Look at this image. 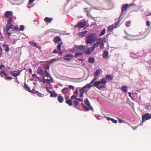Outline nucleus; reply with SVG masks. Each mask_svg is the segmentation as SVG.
Returning a JSON list of instances; mask_svg holds the SVG:
<instances>
[{
  "label": "nucleus",
  "instance_id": "48",
  "mask_svg": "<svg viewBox=\"0 0 151 151\" xmlns=\"http://www.w3.org/2000/svg\"><path fill=\"white\" fill-rule=\"evenodd\" d=\"M104 117L106 118L108 121L111 120L112 118L109 117H107L106 116H104Z\"/></svg>",
  "mask_w": 151,
  "mask_h": 151
},
{
  "label": "nucleus",
  "instance_id": "15",
  "mask_svg": "<svg viewBox=\"0 0 151 151\" xmlns=\"http://www.w3.org/2000/svg\"><path fill=\"white\" fill-rule=\"evenodd\" d=\"M32 93H35L39 97H43L44 96V94H42L41 93H39L38 91H36L35 90L32 89Z\"/></svg>",
  "mask_w": 151,
  "mask_h": 151
},
{
  "label": "nucleus",
  "instance_id": "45",
  "mask_svg": "<svg viewBox=\"0 0 151 151\" xmlns=\"http://www.w3.org/2000/svg\"><path fill=\"white\" fill-rule=\"evenodd\" d=\"M53 53H60L61 55L62 54V53H63L62 52H58L56 50H55V49L54 50H53Z\"/></svg>",
  "mask_w": 151,
  "mask_h": 151
},
{
  "label": "nucleus",
  "instance_id": "36",
  "mask_svg": "<svg viewBox=\"0 0 151 151\" xmlns=\"http://www.w3.org/2000/svg\"><path fill=\"white\" fill-rule=\"evenodd\" d=\"M108 80H112L113 79V77L110 75H108L106 76L105 77Z\"/></svg>",
  "mask_w": 151,
  "mask_h": 151
},
{
  "label": "nucleus",
  "instance_id": "8",
  "mask_svg": "<svg viewBox=\"0 0 151 151\" xmlns=\"http://www.w3.org/2000/svg\"><path fill=\"white\" fill-rule=\"evenodd\" d=\"M118 24V22H116L114 24L109 26L107 30V31L108 32L112 31L113 29L116 27Z\"/></svg>",
  "mask_w": 151,
  "mask_h": 151
},
{
  "label": "nucleus",
  "instance_id": "39",
  "mask_svg": "<svg viewBox=\"0 0 151 151\" xmlns=\"http://www.w3.org/2000/svg\"><path fill=\"white\" fill-rule=\"evenodd\" d=\"M6 27H8L9 28V29H10L13 28V25L12 24H11L10 25H8L7 24Z\"/></svg>",
  "mask_w": 151,
  "mask_h": 151
},
{
  "label": "nucleus",
  "instance_id": "29",
  "mask_svg": "<svg viewBox=\"0 0 151 151\" xmlns=\"http://www.w3.org/2000/svg\"><path fill=\"white\" fill-rule=\"evenodd\" d=\"M9 19L7 20V24L8 25L10 24L11 23L13 22V17L8 18Z\"/></svg>",
  "mask_w": 151,
  "mask_h": 151
},
{
  "label": "nucleus",
  "instance_id": "4",
  "mask_svg": "<svg viewBox=\"0 0 151 151\" xmlns=\"http://www.w3.org/2000/svg\"><path fill=\"white\" fill-rule=\"evenodd\" d=\"M53 41L55 43H58L60 41H61L60 43H59L57 46L58 50L60 51L61 50V46L63 44V42L61 41V40L60 37L58 36H55L53 39Z\"/></svg>",
  "mask_w": 151,
  "mask_h": 151
},
{
  "label": "nucleus",
  "instance_id": "32",
  "mask_svg": "<svg viewBox=\"0 0 151 151\" xmlns=\"http://www.w3.org/2000/svg\"><path fill=\"white\" fill-rule=\"evenodd\" d=\"M83 55V53L82 52H78L76 53L74 55V57H77L78 56H81Z\"/></svg>",
  "mask_w": 151,
  "mask_h": 151
},
{
  "label": "nucleus",
  "instance_id": "51",
  "mask_svg": "<svg viewBox=\"0 0 151 151\" xmlns=\"http://www.w3.org/2000/svg\"><path fill=\"white\" fill-rule=\"evenodd\" d=\"M150 22L149 21H147L146 22V25L148 27H149L150 26Z\"/></svg>",
  "mask_w": 151,
  "mask_h": 151
},
{
  "label": "nucleus",
  "instance_id": "10",
  "mask_svg": "<svg viewBox=\"0 0 151 151\" xmlns=\"http://www.w3.org/2000/svg\"><path fill=\"white\" fill-rule=\"evenodd\" d=\"M21 70H17L11 71L12 75L14 77H16L20 75Z\"/></svg>",
  "mask_w": 151,
  "mask_h": 151
},
{
  "label": "nucleus",
  "instance_id": "40",
  "mask_svg": "<svg viewBox=\"0 0 151 151\" xmlns=\"http://www.w3.org/2000/svg\"><path fill=\"white\" fill-rule=\"evenodd\" d=\"M77 98L76 96L75 95H73L72 96H71L70 99L71 100H73L75 99H76Z\"/></svg>",
  "mask_w": 151,
  "mask_h": 151
},
{
  "label": "nucleus",
  "instance_id": "44",
  "mask_svg": "<svg viewBox=\"0 0 151 151\" xmlns=\"http://www.w3.org/2000/svg\"><path fill=\"white\" fill-rule=\"evenodd\" d=\"M97 78L95 77L92 80L91 82V84H92L93 83H94V81H96V80Z\"/></svg>",
  "mask_w": 151,
  "mask_h": 151
},
{
  "label": "nucleus",
  "instance_id": "16",
  "mask_svg": "<svg viewBox=\"0 0 151 151\" xmlns=\"http://www.w3.org/2000/svg\"><path fill=\"white\" fill-rule=\"evenodd\" d=\"M70 51L72 53L79 51L77 47V45H74L73 47V49H70Z\"/></svg>",
  "mask_w": 151,
  "mask_h": 151
},
{
  "label": "nucleus",
  "instance_id": "56",
  "mask_svg": "<svg viewBox=\"0 0 151 151\" xmlns=\"http://www.w3.org/2000/svg\"><path fill=\"white\" fill-rule=\"evenodd\" d=\"M7 35H8V36L9 38H10V36L11 35L12 33H10L9 32H7Z\"/></svg>",
  "mask_w": 151,
  "mask_h": 151
},
{
  "label": "nucleus",
  "instance_id": "34",
  "mask_svg": "<svg viewBox=\"0 0 151 151\" xmlns=\"http://www.w3.org/2000/svg\"><path fill=\"white\" fill-rule=\"evenodd\" d=\"M68 88H65L62 90V92L63 94H65L68 92Z\"/></svg>",
  "mask_w": 151,
  "mask_h": 151
},
{
  "label": "nucleus",
  "instance_id": "25",
  "mask_svg": "<svg viewBox=\"0 0 151 151\" xmlns=\"http://www.w3.org/2000/svg\"><path fill=\"white\" fill-rule=\"evenodd\" d=\"M58 99L59 102L60 103H62L64 101L63 97L61 96H59L58 97Z\"/></svg>",
  "mask_w": 151,
  "mask_h": 151
},
{
  "label": "nucleus",
  "instance_id": "27",
  "mask_svg": "<svg viewBox=\"0 0 151 151\" xmlns=\"http://www.w3.org/2000/svg\"><path fill=\"white\" fill-rule=\"evenodd\" d=\"M57 96V94L54 91L50 93V97H56Z\"/></svg>",
  "mask_w": 151,
  "mask_h": 151
},
{
  "label": "nucleus",
  "instance_id": "41",
  "mask_svg": "<svg viewBox=\"0 0 151 151\" xmlns=\"http://www.w3.org/2000/svg\"><path fill=\"white\" fill-rule=\"evenodd\" d=\"M126 25L127 27H129L130 25V23L129 22H126Z\"/></svg>",
  "mask_w": 151,
  "mask_h": 151
},
{
  "label": "nucleus",
  "instance_id": "31",
  "mask_svg": "<svg viewBox=\"0 0 151 151\" xmlns=\"http://www.w3.org/2000/svg\"><path fill=\"white\" fill-rule=\"evenodd\" d=\"M24 87L26 88V90L32 93V91L30 90L28 86L25 83H24Z\"/></svg>",
  "mask_w": 151,
  "mask_h": 151
},
{
  "label": "nucleus",
  "instance_id": "52",
  "mask_svg": "<svg viewBox=\"0 0 151 151\" xmlns=\"http://www.w3.org/2000/svg\"><path fill=\"white\" fill-rule=\"evenodd\" d=\"M69 87L70 88L72 89H74V86L72 85H69Z\"/></svg>",
  "mask_w": 151,
  "mask_h": 151
},
{
  "label": "nucleus",
  "instance_id": "49",
  "mask_svg": "<svg viewBox=\"0 0 151 151\" xmlns=\"http://www.w3.org/2000/svg\"><path fill=\"white\" fill-rule=\"evenodd\" d=\"M76 100H77L78 101H82V102H83V99H81V98H77Z\"/></svg>",
  "mask_w": 151,
  "mask_h": 151
},
{
  "label": "nucleus",
  "instance_id": "23",
  "mask_svg": "<svg viewBox=\"0 0 151 151\" xmlns=\"http://www.w3.org/2000/svg\"><path fill=\"white\" fill-rule=\"evenodd\" d=\"M3 46L5 49V50L6 52H8L9 51V48L8 46L6 44L4 43L3 44Z\"/></svg>",
  "mask_w": 151,
  "mask_h": 151
},
{
  "label": "nucleus",
  "instance_id": "11",
  "mask_svg": "<svg viewBox=\"0 0 151 151\" xmlns=\"http://www.w3.org/2000/svg\"><path fill=\"white\" fill-rule=\"evenodd\" d=\"M99 40H97L96 42H94L93 46L91 47L92 51H94L96 47H98L99 45V42L98 41Z\"/></svg>",
  "mask_w": 151,
  "mask_h": 151
},
{
  "label": "nucleus",
  "instance_id": "18",
  "mask_svg": "<svg viewBox=\"0 0 151 151\" xmlns=\"http://www.w3.org/2000/svg\"><path fill=\"white\" fill-rule=\"evenodd\" d=\"M98 41L99 42V44H100V48L102 49L104 47V44L103 43V40L101 38H100L98 39Z\"/></svg>",
  "mask_w": 151,
  "mask_h": 151
},
{
  "label": "nucleus",
  "instance_id": "47",
  "mask_svg": "<svg viewBox=\"0 0 151 151\" xmlns=\"http://www.w3.org/2000/svg\"><path fill=\"white\" fill-rule=\"evenodd\" d=\"M113 123L116 124L117 123V121L116 120H115L113 118H112L111 120Z\"/></svg>",
  "mask_w": 151,
  "mask_h": 151
},
{
  "label": "nucleus",
  "instance_id": "22",
  "mask_svg": "<svg viewBox=\"0 0 151 151\" xmlns=\"http://www.w3.org/2000/svg\"><path fill=\"white\" fill-rule=\"evenodd\" d=\"M37 73L40 75H42L43 74V71L42 67H40L37 70Z\"/></svg>",
  "mask_w": 151,
  "mask_h": 151
},
{
  "label": "nucleus",
  "instance_id": "54",
  "mask_svg": "<svg viewBox=\"0 0 151 151\" xmlns=\"http://www.w3.org/2000/svg\"><path fill=\"white\" fill-rule=\"evenodd\" d=\"M46 76L47 78L49 77L50 78H52L50 76V75L48 73H47V74H46Z\"/></svg>",
  "mask_w": 151,
  "mask_h": 151
},
{
  "label": "nucleus",
  "instance_id": "20",
  "mask_svg": "<svg viewBox=\"0 0 151 151\" xmlns=\"http://www.w3.org/2000/svg\"><path fill=\"white\" fill-rule=\"evenodd\" d=\"M73 105L75 108L78 109H79V106H78V102L76 101H73Z\"/></svg>",
  "mask_w": 151,
  "mask_h": 151
},
{
  "label": "nucleus",
  "instance_id": "53",
  "mask_svg": "<svg viewBox=\"0 0 151 151\" xmlns=\"http://www.w3.org/2000/svg\"><path fill=\"white\" fill-rule=\"evenodd\" d=\"M2 54V49L1 47L0 46V57Z\"/></svg>",
  "mask_w": 151,
  "mask_h": 151
},
{
  "label": "nucleus",
  "instance_id": "62",
  "mask_svg": "<svg viewBox=\"0 0 151 151\" xmlns=\"http://www.w3.org/2000/svg\"><path fill=\"white\" fill-rule=\"evenodd\" d=\"M128 93H129V97H131V99H133L132 98L131 96L132 93L131 92H128Z\"/></svg>",
  "mask_w": 151,
  "mask_h": 151
},
{
  "label": "nucleus",
  "instance_id": "58",
  "mask_svg": "<svg viewBox=\"0 0 151 151\" xmlns=\"http://www.w3.org/2000/svg\"><path fill=\"white\" fill-rule=\"evenodd\" d=\"M88 31H84L82 32V33H83V35L84 36L85 35L87 32Z\"/></svg>",
  "mask_w": 151,
  "mask_h": 151
},
{
  "label": "nucleus",
  "instance_id": "64",
  "mask_svg": "<svg viewBox=\"0 0 151 151\" xmlns=\"http://www.w3.org/2000/svg\"><path fill=\"white\" fill-rule=\"evenodd\" d=\"M43 83H47V81H46V79H44L42 81Z\"/></svg>",
  "mask_w": 151,
  "mask_h": 151
},
{
  "label": "nucleus",
  "instance_id": "38",
  "mask_svg": "<svg viewBox=\"0 0 151 151\" xmlns=\"http://www.w3.org/2000/svg\"><path fill=\"white\" fill-rule=\"evenodd\" d=\"M105 31H106L105 29H104L101 33V34H100V36H101L104 35L105 33Z\"/></svg>",
  "mask_w": 151,
  "mask_h": 151
},
{
  "label": "nucleus",
  "instance_id": "55",
  "mask_svg": "<svg viewBox=\"0 0 151 151\" xmlns=\"http://www.w3.org/2000/svg\"><path fill=\"white\" fill-rule=\"evenodd\" d=\"M82 33V32L79 33V35L80 36H82V37L84 36L83 35V34Z\"/></svg>",
  "mask_w": 151,
  "mask_h": 151
},
{
  "label": "nucleus",
  "instance_id": "37",
  "mask_svg": "<svg viewBox=\"0 0 151 151\" xmlns=\"http://www.w3.org/2000/svg\"><path fill=\"white\" fill-rule=\"evenodd\" d=\"M46 81H47V83H50V82L52 83H53V80L52 78H50V79H46Z\"/></svg>",
  "mask_w": 151,
  "mask_h": 151
},
{
  "label": "nucleus",
  "instance_id": "3",
  "mask_svg": "<svg viewBox=\"0 0 151 151\" xmlns=\"http://www.w3.org/2000/svg\"><path fill=\"white\" fill-rule=\"evenodd\" d=\"M84 103L85 105H84L83 103H81V105L83 106L84 109L87 111L91 110L92 111L93 110V107L91 106L90 104L88 101V99H87L84 100Z\"/></svg>",
  "mask_w": 151,
  "mask_h": 151
},
{
  "label": "nucleus",
  "instance_id": "14",
  "mask_svg": "<svg viewBox=\"0 0 151 151\" xmlns=\"http://www.w3.org/2000/svg\"><path fill=\"white\" fill-rule=\"evenodd\" d=\"M93 51H92V50L91 49V47L88 48L87 50L86 49V48L85 47L83 52L86 54L90 55Z\"/></svg>",
  "mask_w": 151,
  "mask_h": 151
},
{
  "label": "nucleus",
  "instance_id": "35",
  "mask_svg": "<svg viewBox=\"0 0 151 151\" xmlns=\"http://www.w3.org/2000/svg\"><path fill=\"white\" fill-rule=\"evenodd\" d=\"M80 93L79 94V96L81 97H82L83 96V94L85 91V90L83 89L82 90V88L80 90Z\"/></svg>",
  "mask_w": 151,
  "mask_h": 151
},
{
  "label": "nucleus",
  "instance_id": "63",
  "mask_svg": "<svg viewBox=\"0 0 151 151\" xmlns=\"http://www.w3.org/2000/svg\"><path fill=\"white\" fill-rule=\"evenodd\" d=\"M122 14H121L119 16V21L118 22H118V23L119 22V21H120V19H121V17L122 16Z\"/></svg>",
  "mask_w": 151,
  "mask_h": 151
},
{
  "label": "nucleus",
  "instance_id": "21",
  "mask_svg": "<svg viewBox=\"0 0 151 151\" xmlns=\"http://www.w3.org/2000/svg\"><path fill=\"white\" fill-rule=\"evenodd\" d=\"M109 55V52L107 51H104L103 53V58H107Z\"/></svg>",
  "mask_w": 151,
  "mask_h": 151
},
{
  "label": "nucleus",
  "instance_id": "57",
  "mask_svg": "<svg viewBox=\"0 0 151 151\" xmlns=\"http://www.w3.org/2000/svg\"><path fill=\"white\" fill-rule=\"evenodd\" d=\"M46 90H47V91L49 93H50H50H51V92H52V91H50L48 88L47 87L46 88Z\"/></svg>",
  "mask_w": 151,
  "mask_h": 151
},
{
  "label": "nucleus",
  "instance_id": "26",
  "mask_svg": "<svg viewBox=\"0 0 151 151\" xmlns=\"http://www.w3.org/2000/svg\"><path fill=\"white\" fill-rule=\"evenodd\" d=\"M101 71V69H98L97 70L94 74V76L96 77L100 73Z\"/></svg>",
  "mask_w": 151,
  "mask_h": 151
},
{
  "label": "nucleus",
  "instance_id": "33",
  "mask_svg": "<svg viewBox=\"0 0 151 151\" xmlns=\"http://www.w3.org/2000/svg\"><path fill=\"white\" fill-rule=\"evenodd\" d=\"M88 60L90 63H93L95 61L94 58L93 57H90L88 59Z\"/></svg>",
  "mask_w": 151,
  "mask_h": 151
},
{
  "label": "nucleus",
  "instance_id": "13",
  "mask_svg": "<svg viewBox=\"0 0 151 151\" xmlns=\"http://www.w3.org/2000/svg\"><path fill=\"white\" fill-rule=\"evenodd\" d=\"M65 99L67 100L65 101V103L68 104L69 106H71L72 104L73 103L72 101V100H71V99H68L69 97L68 96H66L65 95Z\"/></svg>",
  "mask_w": 151,
  "mask_h": 151
},
{
  "label": "nucleus",
  "instance_id": "46",
  "mask_svg": "<svg viewBox=\"0 0 151 151\" xmlns=\"http://www.w3.org/2000/svg\"><path fill=\"white\" fill-rule=\"evenodd\" d=\"M13 29V31H17L19 29L18 27L17 26H15Z\"/></svg>",
  "mask_w": 151,
  "mask_h": 151
},
{
  "label": "nucleus",
  "instance_id": "24",
  "mask_svg": "<svg viewBox=\"0 0 151 151\" xmlns=\"http://www.w3.org/2000/svg\"><path fill=\"white\" fill-rule=\"evenodd\" d=\"M30 44L32 46H33L37 48H38L39 49L40 48V46L38 45L36 43L33 42H29Z\"/></svg>",
  "mask_w": 151,
  "mask_h": 151
},
{
  "label": "nucleus",
  "instance_id": "43",
  "mask_svg": "<svg viewBox=\"0 0 151 151\" xmlns=\"http://www.w3.org/2000/svg\"><path fill=\"white\" fill-rule=\"evenodd\" d=\"M4 39V37H3L1 32H0V40H3Z\"/></svg>",
  "mask_w": 151,
  "mask_h": 151
},
{
  "label": "nucleus",
  "instance_id": "19",
  "mask_svg": "<svg viewBox=\"0 0 151 151\" xmlns=\"http://www.w3.org/2000/svg\"><path fill=\"white\" fill-rule=\"evenodd\" d=\"M53 19L52 18H49L48 17H46L44 19L45 22L47 23H50L52 20Z\"/></svg>",
  "mask_w": 151,
  "mask_h": 151
},
{
  "label": "nucleus",
  "instance_id": "2",
  "mask_svg": "<svg viewBox=\"0 0 151 151\" xmlns=\"http://www.w3.org/2000/svg\"><path fill=\"white\" fill-rule=\"evenodd\" d=\"M98 39L96 34L91 33L87 36L85 42L87 44H92L93 42L96 41Z\"/></svg>",
  "mask_w": 151,
  "mask_h": 151
},
{
  "label": "nucleus",
  "instance_id": "42",
  "mask_svg": "<svg viewBox=\"0 0 151 151\" xmlns=\"http://www.w3.org/2000/svg\"><path fill=\"white\" fill-rule=\"evenodd\" d=\"M24 26L23 25H21L19 28L20 30H23L24 29Z\"/></svg>",
  "mask_w": 151,
  "mask_h": 151
},
{
  "label": "nucleus",
  "instance_id": "30",
  "mask_svg": "<svg viewBox=\"0 0 151 151\" xmlns=\"http://www.w3.org/2000/svg\"><path fill=\"white\" fill-rule=\"evenodd\" d=\"M127 87L125 86H123L121 90L125 93H126L127 92Z\"/></svg>",
  "mask_w": 151,
  "mask_h": 151
},
{
  "label": "nucleus",
  "instance_id": "28",
  "mask_svg": "<svg viewBox=\"0 0 151 151\" xmlns=\"http://www.w3.org/2000/svg\"><path fill=\"white\" fill-rule=\"evenodd\" d=\"M77 47L78 48V50L79 51L83 50L84 51L85 47L83 45H80L78 46Z\"/></svg>",
  "mask_w": 151,
  "mask_h": 151
},
{
  "label": "nucleus",
  "instance_id": "1",
  "mask_svg": "<svg viewBox=\"0 0 151 151\" xmlns=\"http://www.w3.org/2000/svg\"><path fill=\"white\" fill-rule=\"evenodd\" d=\"M106 83V81L105 79L104 78L102 79L101 81H97L94 82L93 85H92V84H91V82L88 84L83 86L82 88V90L83 89L85 90L86 88H88L90 89L91 87L94 86L99 89L105 88V85Z\"/></svg>",
  "mask_w": 151,
  "mask_h": 151
},
{
  "label": "nucleus",
  "instance_id": "12",
  "mask_svg": "<svg viewBox=\"0 0 151 151\" xmlns=\"http://www.w3.org/2000/svg\"><path fill=\"white\" fill-rule=\"evenodd\" d=\"M73 55L71 54L66 55L64 57V59L66 60H69L71 58L73 57Z\"/></svg>",
  "mask_w": 151,
  "mask_h": 151
},
{
  "label": "nucleus",
  "instance_id": "60",
  "mask_svg": "<svg viewBox=\"0 0 151 151\" xmlns=\"http://www.w3.org/2000/svg\"><path fill=\"white\" fill-rule=\"evenodd\" d=\"M74 93L76 94V95H77L78 94V91L77 90V89H76V91H75L74 92Z\"/></svg>",
  "mask_w": 151,
  "mask_h": 151
},
{
  "label": "nucleus",
  "instance_id": "61",
  "mask_svg": "<svg viewBox=\"0 0 151 151\" xmlns=\"http://www.w3.org/2000/svg\"><path fill=\"white\" fill-rule=\"evenodd\" d=\"M9 29H9L8 27H6V31L7 33L8 32H9Z\"/></svg>",
  "mask_w": 151,
  "mask_h": 151
},
{
  "label": "nucleus",
  "instance_id": "17",
  "mask_svg": "<svg viewBox=\"0 0 151 151\" xmlns=\"http://www.w3.org/2000/svg\"><path fill=\"white\" fill-rule=\"evenodd\" d=\"M128 4H124L122 8L121 11L122 14H123L124 11L126 10L128 7Z\"/></svg>",
  "mask_w": 151,
  "mask_h": 151
},
{
  "label": "nucleus",
  "instance_id": "50",
  "mask_svg": "<svg viewBox=\"0 0 151 151\" xmlns=\"http://www.w3.org/2000/svg\"><path fill=\"white\" fill-rule=\"evenodd\" d=\"M118 120L119 123H122L123 122V120L120 118H118Z\"/></svg>",
  "mask_w": 151,
  "mask_h": 151
},
{
  "label": "nucleus",
  "instance_id": "7",
  "mask_svg": "<svg viewBox=\"0 0 151 151\" xmlns=\"http://www.w3.org/2000/svg\"><path fill=\"white\" fill-rule=\"evenodd\" d=\"M86 22L82 20L78 24V25L76 26V27H78L80 29L85 27L86 25Z\"/></svg>",
  "mask_w": 151,
  "mask_h": 151
},
{
  "label": "nucleus",
  "instance_id": "59",
  "mask_svg": "<svg viewBox=\"0 0 151 151\" xmlns=\"http://www.w3.org/2000/svg\"><path fill=\"white\" fill-rule=\"evenodd\" d=\"M34 1V0H29L28 4L30 3H32Z\"/></svg>",
  "mask_w": 151,
  "mask_h": 151
},
{
  "label": "nucleus",
  "instance_id": "9",
  "mask_svg": "<svg viewBox=\"0 0 151 151\" xmlns=\"http://www.w3.org/2000/svg\"><path fill=\"white\" fill-rule=\"evenodd\" d=\"M13 15V12L9 11H6L4 14L5 17L7 19L12 17Z\"/></svg>",
  "mask_w": 151,
  "mask_h": 151
},
{
  "label": "nucleus",
  "instance_id": "6",
  "mask_svg": "<svg viewBox=\"0 0 151 151\" xmlns=\"http://www.w3.org/2000/svg\"><path fill=\"white\" fill-rule=\"evenodd\" d=\"M151 119V114H150L148 113H145L142 116V122H144Z\"/></svg>",
  "mask_w": 151,
  "mask_h": 151
},
{
  "label": "nucleus",
  "instance_id": "5",
  "mask_svg": "<svg viewBox=\"0 0 151 151\" xmlns=\"http://www.w3.org/2000/svg\"><path fill=\"white\" fill-rule=\"evenodd\" d=\"M4 67H0V69H1L2 68ZM0 74L1 75V76L2 77H4V76L6 77V78H4L6 80H10L12 79V78L11 77H8L7 76L6 74L5 73L4 70H0Z\"/></svg>",
  "mask_w": 151,
  "mask_h": 151
}]
</instances>
